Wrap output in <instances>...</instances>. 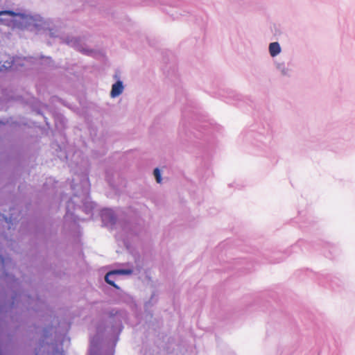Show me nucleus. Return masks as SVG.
<instances>
[{"mask_svg":"<svg viewBox=\"0 0 355 355\" xmlns=\"http://www.w3.org/2000/svg\"><path fill=\"white\" fill-rule=\"evenodd\" d=\"M123 83L121 81L119 80L112 85L110 96L112 98H115L119 96L123 92Z\"/></svg>","mask_w":355,"mask_h":355,"instance_id":"obj_2","label":"nucleus"},{"mask_svg":"<svg viewBox=\"0 0 355 355\" xmlns=\"http://www.w3.org/2000/svg\"><path fill=\"white\" fill-rule=\"evenodd\" d=\"M281 51V48L278 42H272L269 45V52L271 56L275 57Z\"/></svg>","mask_w":355,"mask_h":355,"instance_id":"obj_3","label":"nucleus"},{"mask_svg":"<svg viewBox=\"0 0 355 355\" xmlns=\"http://www.w3.org/2000/svg\"><path fill=\"white\" fill-rule=\"evenodd\" d=\"M107 211H105L103 213V214H102V215H103V216H105V214L107 213Z\"/></svg>","mask_w":355,"mask_h":355,"instance_id":"obj_6","label":"nucleus"},{"mask_svg":"<svg viewBox=\"0 0 355 355\" xmlns=\"http://www.w3.org/2000/svg\"><path fill=\"white\" fill-rule=\"evenodd\" d=\"M9 15L10 16L14 17L16 15L15 12L11 10H5V11H1L0 12V16L2 15Z\"/></svg>","mask_w":355,"mask_h":355,"instance_id":"obj_5","label":"nucleus"},{"mask_svg":"<svg viewBox=\"0 0 355 355\" xmlns=\"http://www.w3.org/2000/svg\"><path fill=\"white\" fill-rule=\"evenodd\" d=\"M154 175L155 177L157 182L160 183L162 181V178H161V174H160V171H159V168H156L154 170Z\"/></svg>","mask_w":355,"mask_h":355,"instance_id":"obj_4","label":"nucleus"},{"mask_svg":"<svg viewBox=\"0 0 355 355\" xmlns=\"http://www.w3.org/2000/svg\"><path fill=\"white\" fill-rule=\"evenodd\" d=\"M132 273L130 270H114L107 272L105 277V282L114 286L116 288H119V287L115 284L114 282L110 279L111 276L114 275H130Z\"/></svg>","mask_w":355,"mask_h":355,"instance_id":"obj_1","label":"nucleus"}]
</instances>
